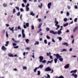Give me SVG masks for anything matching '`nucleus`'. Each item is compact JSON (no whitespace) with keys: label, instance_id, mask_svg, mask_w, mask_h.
<instances>
[{"label":"nucleus","instance_id":"obj_21","mask_svg":"<svg viewBox=\"0 0 78 78\" xmlns=\"http://www.w3.org/2000/svg\"><path fill=\"white\" fill-rule=\"evenodd\" d=\"M47 62V61L45 60H44L43 61H42L41 62L42 63H45Z\"/></svg>","mask_w":78,"mask_h":78},{"label":"nucleus","instance_id":"obj_35","mask_svg":"<svg viewBox=\"0 0 78 78\" xmlns=\"http://www.w3.org/2000/svg\"><path fill=\"white\" fill-rule=\"evenodd\" d=\"M78 19H77V18H75L74 19V22H77V20Z\"/></svg>","mask_w":78,"mask_h":78},{"label":"nucleus","instance_id":"obj_59","mask_svg":"<svg viewBox=\"0 0 78 78\" xmlns=\"http://www.w3.org/2000/svg\"><path fill=\"white\" fill-rule=\"evenodd\" d=\"M14 42H15V43H18V42H19V41H16L15 40L14 41Z\"/></svg>","mask_w":78,"mask_h":78},{"label":"nucleus","instance_id":"obj_56","mask_svg":"<svg viewBox=\"0 0 78 78\" xmlns=\"http://www.w3.org/2000/svg\"><path fill=\"white\" fill-rule=\"evenodd\" d=\"M20 11H21V12H23V11L24 10L22 8L20 9Z\"/></svg>","mask_w":78,"mask_h":78},{"label":"nucleus","instance_id":"obj_9","mask_svg":"<svg viewBox=\"0 0 78 78\" xmlns=\"http://www.w3.org/2000/svg\"><path fill=\"white\" fill-rule=\"evenodd\" d=\"M57 21V19L56 18H55V25H58V23H58V21Z\"/></svg>","mask_w":78,"mask_h":78},{"label":"nucleus","instance_id":"obj_25","mask_svg":"<svg viewBox=\"0 0 78 78\" xmlns=\"http://www.w3.org/2000/svg\"><path fill=\"white\" fill-rule=\"evenodd\" d=\"M26 11H28L29 10H30V8L29 7H26Z\"/></svg>","mask_w":78,"mask_h":78},{"label":"nucleus","instance_id":"obj_32","mask_svg":"<svg viewBox=\"0 0 78 78\" xmlns=\"http://www.w3.org/2000/svg\"><path fill=\"white\" fill-rule=\"evenodd\" d=\"M6 36L7 37H8V32L6 31L5 34Z\"/></svg>","mask_w":78,"mask_h":78},{"label":"nucleus","instance_id":"obj_61","mask_svg":"<svg viewBox=\"0 0 78 78\" xmlns=\"http://www.w3.org/2000/svg\"><path fill=\"white\" fill-rule=\"evenodd\" d=\"M23 27L24 28H27V27H26V26L25 24L23 25Z\"/></svg>","mask_w":78,"mask_h":78},{"label":"nucleus","instance_id":"obj_33","mask_svg":"<svg viewBox=\"0 0 78 78\" xmlns=\"http://www.w3.org/2000/svg\"><path fill=\"white\" fill-rule=\"evenodd\" d=\"M46 30L47 31H50V28H49L48 27H47Z\"/></svg>","mask_w":78,"mask_h":78},{"label":"nucleus","instance_id":"obj_46","mask_svg":"<svg viewBox=\"0 0 78 78\" xmlns=\"http://www.w3.org/2000/svg\"><path fill=\"white\" fill-rule=\"evenodd\" d=\"M46 37L48 39H50V37L48 36V35H47Z\"/></svg>","mask_w":78,"mask_h":78},{"label":"nucleus","instance_id":"obj_3","mask_svg":"<svg viewBox=\"0 0 78 78\" xmlns=\"http://www.w3.org/2000/svg\"><path fill=\"white\" fill-rule=\"evenodd\" d=\"M49 33L51 34H57V32H54L53 30H50Z\"/></svg>","mask_w":78,"mask_h":78},{"label":"nucleus","instance_id":"obj_31","mask_svg":"<svg viewBox=\"0 0 78 78\" xmlns=\"http://www.w3.org/2000/svg\"><path fill=\"white\" fill-rule=\"evenodd\" d=\"M20 12H18L17 13V15L18 16H20Z\"/></svg>","mask_w":78,"mask_h":78},{"label":"nucleus","instance_id":"obj_54","mask_svg":"<svg viewBox=\"0 0 78 78\" xmlns=\"http://www.w3.org/2000/svg\"><path fill=\"white\" fill-rule=\"evenodd\" d=\"M31 28L32 30H34V26H32L31 27Z\"/></svg>","mask_w":78,"mask_h":78},{"label":"nucleus","instance_id":"obj_51","mask_svg":"<svg viewBox=\"0 0 78 78\" xmlns=\"http://www.w3.org/2000/svg\"><path fill=\"white\" fill-rule=\"evenodd\" d=\"M23 69L24 70H25V69L27 70V67L26 66H24L23 67Z\"/></svg>","mask_w":78,"mask_h":78},{"label":"nucleus","instance_id":"obj_6","mask_svg":"<svg viewBox=\"0 0 78 78\" xmlns=\"http://www.w3.org/2000/svg\"><path fill=\"white\" fill-rule=\"evenodd\" d=\"M78 27L76 26L75 28L73 29V31L74 32H76V30H78Z\"/></svg>","mask_w":78,"mask_h":78},{"label":"nucleus","instance_id":"obj_7","mask_svg":"<svg viewBox=\"0 0 78 78\" xmlns=\"http://www.w3.org/2000/svg\"><path fill=\"white\" fill-rule=\"evenodd\" d=\"M51 3L49 2L48 4V9H50V6H51Z\"/></svg>","mask_w":78,"mask_h":78},{"label":"nucleus","instance_id":"obj_16","mask_svg":"<svg viewBox=\"0 0 78 78\" xmlns=\"http://www.w3.org/2000/svg\"><path fill=\"white\" fill-rule=\"evenodd\" d=\"M61 33H62V32H61V31L60 30H58L57 34H58V35H59V34H61Z\"/></svg>","mask_w":78,"mask_h":78},{"label":"nucleus","instance_id":"obj_52","mask_svg":"<svg viewBox=\"0 0 78 78\" xmlns=\"http://www.w3.org/2000/svg\"><path fill=\"white\" fill-rule=\"evenodd\" d=\"M29 6H30V4H29V3H27L26 6V7H29Z\"/></svg>","mask_w":78,"mask_h":78},{"label":"nucleus","instance_id":"obj_24","mask_svg":"<svg viewBox=\"0 0 78 78\" xmlns=\"http://www.w3.org/2000/svg\"><path fill=\"white\" fill-rule=\"evenodd\" d=\"M41 5H38V7L40 8H42V3L41 4Z\"/></svg>","mask_w":78,"mask_h":78},{"label":"nucleus","instance_id":"obj_29","mask_svg":"<svg viewBox=\"0 0 78 78\" xmlns=\"http://www.w3.org/2000/svg\"><path fill=\"white\" fill-rule=\"evenodd\" d=\"M37 69V68H35V69L34 70V72H36V71Z\"/></svg>","mask_w":78,"mask_h":78},{"label":"nucleus","instance_id":"obj_30","mask_svg":"<svg viewBox=\"0 0 78 78\" xmlns=\"http://www.w3.org/2000/svg\"><path fill=\"white\" fill-rule=\"evenodd\" d=\"M23 38H25V34H22Z\"/></svg>","mask_w":78,"mask_h":78},{"label":"nucleus","instance_id":"obj_43","mask_svg":"<svg viewBox=\"0 0 78 78\" xmlns=\"http://www.w3.org/2000/svg\"><path fill=\"white\" fill-rule=\"evenodd\" d=\"M15 8L16 9H17L18 11H19V7L16 6Z\"/></svg>","mask_w":78,"mask_h":78},{"label":"nucleus","instance_id":"obj_15","mask_svg":"<svg viewBox=\"0 0 78 78\" xmlns=\"http://www.w3.org/2000/svg\"><path fill=\"white\" fill-rule=\"evenodd\" d=\"M62 44L63 45H66V46H68V45H69V44H68L67 43H66V42H65L64 43H62Z\"/></svg>","mask_w":78,"mask_h":78},{"label":"nucleus","instance_id":"obj_45","mask_svg":"<svg viewBox=\"0 0 78 78\" xmlns=\"http://www.w3.org/2000/svg\"><path fill=\"white\" fill-rule=\"evenodd\" d=\"M31 48H26L25 50H30V49Z\"/></svg>","mask_w":78,"mask_h":78},{"label":"nucleus","instance_id":"obj_47","mask_svg":"<svg viewBox=\"0 0 78 78\" xmlns=\"http://www.w3.org/2000/svg\"><path fill=\"white\" fill-rule=\"evenodd\" d=\"M58 78H64V77L62 75H61V76H59L58 77Z\"/></svg>","mask_w":78,"mask_h":78},{"label":"nucleus","instance_id":"obj_20","mask_svg":"<svg viewBox=\"0 0 78 78\" xmlns=\"http://www.w3.org/2000/svg\"><path fill=\"white\" fill-rule=\"evenodd\" d=\"M58 58H55L54 59V62L55 64H56V62H57V61H58Z\"/></svg>","mask_w":78,"mask_h":78},{"label":"nucleus","instance_id":"obj_8","mask_svg":"<svg viewBox=\"0 0 78 78\" xmlns=\"http://www.w3.org/2000/svg\"><path fill=\"white\" fill-rule=\"evenodd\" d=\"M14 27H12V28H11V27H9V29L10 30H11L12 31V33H14Z\"/></svg>","mask_w":78,"mask_h":78},{"label":"nucleus","instance_id":"obj_44","mask_svg":"<svg viewBox=\"0 0 78 78\" xmlns=\"http://www.w3.org/2000/svg\"><path fill=\"white\" fill-rule=\"evenodd\" d=\"M64 20L65 22H67V18H64Z\"/></svg>","mask_w":78,"mask_h":78},{"label":"nucleus","instance_id":"obj_55","mask_svg":"<svg viewBox=\"0 0 78 78\" xmlns=\"http://www.w3.org/2000/svg\"><path fill=\"white\" fill-rule=\"evenodd\" d=\"M52 41L53 42H56V41H55V40L53 38H52Z\"/></svg>","mask_w":78,"mask_h":78},{"label":"nucleus","instance_id":"obj_5","mask_svg":"<svg viewBox=\"0 0 78 78\" xmlns=\"http://www.w3.org/2000/svg\"><path fill=\"white\" fill-rule=\"evenodd\" d=\"M2 50L3 51H6V48L5 47V46H2L1 48Z\"/></svg>","mask_w":78,"mask_h":78},{"label":"nucleus","instance_id":"obj_18","mask_svg":"<svg viewBox=\"0 0 78 78\" xmlns=\"http://www.w3.org/2000/svg\"><path fill=\"white\" fill-rule=\"evenodd\" d=\"M41 26H42V23H40L38 25V28H41Z\"/></svg>","mask_w":78,"mask_h":78},{"label":"nucleus","instance_id":"obj_60","mask_svg":"<svg viewBox=\"0 0 78 78\" xmlns=\"http://www.w3.org/2000/svg\"><path fill=\"white\" fill-rule=\"evenodd\" d=\"M74 39L73 38V40H72V44H73L74 43Z\"/></svg>","mask_w":78,"mask_h":78},{"label":"nucleus","instance_id":"obj_34","mask_svg":"<svg viewBox=\"0 0 78 78\" xmlns=\"http://www.w3.org/2000/svg\"><path fill=\"white\" fill-rule=\"evenodd\" d=\"M55 26H56L57 27V28H59L60 27V26H59V25H58V24H57L56 25V24H55Z\"/></svg>","mask_w":78,"mask_h":78},{"label":"nucleus","instance_id":"obj_64","mask_svg":"<svg viewBox=\"0 0 78 78\" xmlns=\"http://www.w3.org/2000/svg\"><path fill=\"white\" fill-rule=\"evenodd\" d=\"M71 38H73V35L72 34L70 35Z\"/></svg>","mask_w":78,"mask_h":78},{"label":"nucleus","instance_id":"obj_39","mask_svg":"<svg viewBox=\"0 0 78 78\" xmlns=\"http://www.w3.org/2000/svg\"><path fill=\"white\" fill-rule=\"evenodd\" d=\"M70 15V13L68 12H66V16H69Z\"/></svg>","mask_w":78,"mask_h":78},{"label":"nucleus","instance_id":"obj_41","mask_svg":"<svg viewBox=\"0 0 78 78\" xmlns=\"http://www.w3.org/2000/svg\"><path fill=\"white\" fill-rule=\"evenodd\" d=\"M3 6L4 7H6L7 6V4H6L5 3L3 4Z\"/></svg>","mask_w":78,"mask_h":78},{"label":"nucleus","instance_id":"obj_49","mask_svg":"<svg viewBox=\"0 0 78 78\" xmlns=\"http://www.w3.org/2000/svg\"><path fill=\"white\" fill-rule=\"evenodd\" d=\"M26 42H27V43H28V42L29 41V39H26L25 40Z\"/></svg>","mask_w":78,"mask_h":78},{"label":"nucleus","instance_id":"obj_17","mask_svg":"<svg viewBox=\"0 0 78 78\" xmlns=\"http://www.w3.org/2000/svg\"><path fill=\"white\" fill-rule=\"evenodd\" d=\"M39 42L37 41H36L34 43L35 45H39Z\"/></svg>","mask_w":78,"mask_h":78},{"label":"nucleus","instance_id":"obj_42","mask_svg":"<svg viewBox=\"0 0 78 78\" xmlns=\"http://www.w3.org/2000/svg\"><path fill=\"white\" fill-rule=\"evenodd\" d=\"M12 44H13V46L14 47L15 46H16V45H17V44L15 43H13Z\"/></svg>","mask_w":78,"mask_h":78},{"label":"nucleus","instance_id":"obj_13","mask_svg":"<svg viewBox=\"0 0 78 78\" xmlns=\"http://www.w3.org/2000/svg\"><path fill=\"white\" fill-rule=\"evenodd\" d=\"M30 15L32 16H34L35 15V14L33 13V12L31 11L30 12Z\"/></svg>","mask_w":78,"mask_h":78},{"label":"nucleus","instance_id":"obj_4","mask_svg":"<svg viewBox=\"0 0 78 78\" xmlns=\"http://www.w3.org/2000/svg\"><path fill=\"white\" fill-rule=\"evenodd\" d=\"M39 59H40L39 62H41L44 59V57L43 56H41L39 57Z\"/></svg>","mask_w":78,"mask_h":78},{"label":"nucleus","instance_id":"obj_36","mask_svg":"<svg viewBox=\"0 0 78 78\" xmlns=\"http://www.w3.org/2000/svg\"><path fill=\"white\" fill-rule=\"evenodd\" d=\"M44 42L46 44H47V40H44Z\"/></svg>","mask_w":78,"mask_h":78},{"label":"nucleus","instance_id":"obj_27","mask_svg":"<svg viewBox=\"0 0 78 78\" xmlns=\"http://www.w3.org/2000/svg\"><path fill=\"white\" fill-rule=\"evenodd\" d=\"M62 51H67V49H63L62 50Z\"/></svg>","mask_w":78,"mask_h":78},{"label":"nucleus","instance_id":"obj_23","mask_svg":"<svg viewBox=\"0 0 78 78\" xmlns=\"http://www.w3.org/2000/svg\"><path fill=\"white\" fill-rule=\"evenodd\" d=\"M39 67H40L41 69H42V68L44 67V66L42 65H41L39 66Z\"/></svg>","mask_w":78,"mask_h":78},{"label":"nucleus","instance_id":"obj_26","mask_svg":"<svg viewBox=\"0 0 78 78\" xmlns=\"http://www.w3.org/2000/svg\"><path fill=\"white\" fill-rule=\"evenodd\" d=\"M26 25L27 27H29V23H26Z\"/></svg>","mask_w":78,"mask_h":78},{"label":"nucleus","instance_id":"obj_53","mask_svg":"<svg viewBox=\"0 0 78 78\" xmlns=\"http://www.w3.org/2000/svg\"><path fill=\"white\" fill-rule=\"evenodd\" d=\"M22 14H21L20 16V19L21 20H22Z\"/></svg>","mask_w":78,"mask_h":78},{"label":"nucleus","instance_id":"obj_63","mask_svg":"<svg viewBox=\"0 0 78 78\" xmlns=\"http://www.w3.org/2000/svg\"><path fill=\"white\" fill-rule=\"evenodd\" d=\"M50 58L51 59H52L53 57L51 55H50Z\"/></svg>","mask_w":78,"mask_h":78},{"label":"nucleus","instance_id":"obj_22","mask_svg":"<svg viewBox=\"0 0 78 78\" xmlns=\"http://www.w3.org/2000/svg\"><path fill=\"white\" fill-rule=\"evenodd\" d=\"M69 25V23H67L66 24H65L63 25V27H65L67 26V25Z\"/></svg>","mask_w":78,"mask_h":78},{"label":"nucleus","instance_id":"obj_62","mask_svg":"<svg viewBox=\"0 0 78 78\" xmlns=\"http://www.w3.org/2000/svg\"><path fill=\"white\" fill-rule=\"evenodd\" d=\"M58 39L59 41H61L62 40V38L61 37H59Z\"/></svg>","mask_w":78,"mask_h":78},{"label":"nucleus","instance_id":"obj_12","mask_svg":"<svg viewBox=\"0 0 78 78\" xmlns=\"http://www.w3.org/2000/svg\"><path fill=\"white\" fill-rule=\"evenodd\" d=\"M72 76H74V78H76L78 77V76L77 75V74H75L74 73L72 74Z\"/></svg>","mask_w":78,"mask_h":78},{"label":"nucleus","instance_id":"obj_11","mask_svg":"<svg viewBox=\"0 0 78 78\" xmlns=\"http://www.w3.org/2000/svg\"><path fill=\"white\" fill-rule=\"evenodd\" d=\"M8 55L9 57H14V55L11 54V53H9L8 54Z\"/></svg>","mask_w":78,"mask_h":78},{"label":"nucleus","instance_id":"obj_57","mask_svg":"<svg viewBox=\"0 0 78 78\" xmlns=\"http://www.w3.org/2000/svg\"><path fill=\"white\" fill-rule=\"evenodd\" d=\"M18 30H21V28H20V26H18L17 28Z\"/></svg>","mask_w":78,"mask_h":78},{"label":"nucleus","instance_id":"obj_14","mask_svg":"<svg viewBox=\"0 0 78 78\" xmlns=\"http://www.w3.org/2000/svg\"><path fill=\"white\" fill-rule=\"evenodd\" d=\"M76 72H77V70H74L73 71H70V73H76Z\"/></svg>","mask_w":78,"mask_h":78},{"label":"nucleus","instance_id":"obj_37","mask_svg":"<svg viewBox=\"0 0 78 78\" xmlns=\"http://www.w3.org/2000/svg\"><path fill=\"white\" fill-rule=\"evenodd\" d=\"M47 77L46 76V78H50V75H49L48 74H47Z\"/></svg>","mask_w":78,"mask_h":78},{"label":"nucleus","instance_id":"obj_2","mask_svg":"<svg viewBox=\"0 0 78 78\" xmlns=\"http://www.w3.org/2000/svg\"><path fill=\"white\" fill-rule=\"evenodd\" d=\"M54 56H56L57 59H58L59 58H61V56L59 55L58 54H54Z\"/></svg>","mask_w":78,"mask_h":78},{"label":"nucleus","instance_id":"obj_10","mask_svg":"<svg viewBox=\"0 0 78 78\" xmlns=\"http://www.w3.org/2000/svg\"><path fill=\"white\" fill-rule=\"evenodd\" d=\"M65 69H68L69 68V64H67L64 66Z\"/></svg>","mask_w":78,"mask_h":78},{"label":"nucleus","instance_id":"obj_19","mask_svg":"<svg viewBox=\"0 0 78 78\" xmlns=\"http://www.w3.org/2000/svg\"><path fill=\"white\" fill-rule=\"evenodd\" d=\"M59 59L60 61L62 62L63 61V58L61 57V58H58Z\"/></svg>","mask_w":78,"mask_h":78},{"label":"nucleus","instance_id":"obj_28","mask_svg":"<svg viewBox=\"0 0 78 78\" xmlns=\"http://www.w3.org/2000/svg\"><path fill=\"white\" fill-rule=\"evenodd\" d=\"M40 74H41V72H40V71H37V75H40Z\"/></svg>","mask_w":78,"mask_h":78},{"label":"nucleus","instance_id":"obj_1","mask_svg":"<svg viewBox=\"0 0 78 78\" xmlns=\"http://www.w3.org/2000/svg\"><path fill=\"white\" fill-rule=\"evenodd\" d=\"M51 70V69L50 67H48L44 69L45 72H50Z\"/></svg>","mask_w":78,"mask_h":78},{"label":"nucleus","instance_id":"obj_40","mask_svg":"<svg viewBox=\"0 0 78 78\" xmlns=\"http://www.w3.org/2000/svg\"><path fill=\"white\" fill-rule=\"evenodd\" d=\"M23 2L24 3H27V0H23Z\"/></svg>","mask_w":78,"mask_h":78},{"label":"nucleus","instance_id":"obj_58","mask_svg":"<svg viewBox=\"0 0 78 78\" xmlns=\"http://www.w3.org/2000/svg\"><path fill=\"white\" fill-rule=\"evenodd\" d=\"M22 7H25V5L23 3L22 4Z\"/></svg>","mask_w":78,"mask_h":78},{"label":"nucleus","instance_id":"obj_38","mask_svg":"<svg viewBox=\"0 0 78 78\" xmlns=\"http://www.w3.org/2000/svg\"><path fill=\"white\" fill-rule=\"evenodd\" d=\"M15 12H16V9H13V14H14Z\"/></svg>","mask_w":78,"mask_h":78},{"label":"nucleus","instance_id":"obj_48","mask_svg":"<svg viewBox=\"0 0 78 78\" xmlns=\"http://www.w3.org/2000/svg\"><path fill=\"white\" fill-rule=\"evenodd\" d=\"M49 63H50V64H51V61H48L47 63V65H48Z\"/></svg>","mask_w":78,"mask_h":78},{"label":"nucleus","instance_id":"obj_50","mask_svg":"<svg viewBox=\"0 0 78 78\" xmlns=\"http://www.w3.org/2000/svg\"><path fill=\"white\" fill-rule=\"evenodd\" d=\"M13 48H19V46H17L15 47H14Z\"/></svg>","mask_w":78,"mask_h":78}]
</instances>
